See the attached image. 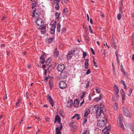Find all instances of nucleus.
<instances>
[{"mask_svg": "<svg viewBox=\"0 0 134 134\" xmlns=\"http://www.w3.org/2000/svg\"><path fill=\"white\" fill-rule=\"evenodd\" d=\"M89 30L90 31V32L91 33V34H93V31L92 30L91 26L90 25H89Z\"/></svg>", "mask_w": 134, "mask_h": 134, "instance_id": "nucleus-41", "label": "nucleus"}, {"mask_svg": "<svg viewBox=\"0 0 134 134\" xmlns=\"http://www.w3.org/2000/svg\"><path fill=\"white\" fill-rule=\"evenodd\" d=\"M40 59L41 63L43 64L44 63V57L43 55H41L40 57Z\"/></svg>", "mask_w": 134, "mask_h": 134, "instance_id": "nucleus-18", "label": "nucleus"}, {"mask_svg": "<svg viewBox=\"0 0 134 134\" xmlns=\"http://www.w3.org/2000/svg\"><path fill=\"white\" fill-rule=\"evenodd\" d=\"M54 39V38L53 37L52 38H49L48 40V41L49 43H51L53 41Z\"/></svg>", "mask_w": 134, "mask_h": 134, "instance_id": "nucleus-31", "label": "nucleus"}, {"mask_svg": "<svg viewBox=\"0 0 134 134\" xmlns=\"http://www.w3.org/2000/svg\"><path fill=\"white\" fill-rule=\"evenodd\" d=\"M88 98L90 100H91V97L90 96V95L89 94L88 96Z\"/></svg>", "mask_w": 134, "mask_h": 134, "instance_id": "nucleus-62", "label": "nucleus"}, {"mask_svg": "<svg viewBox=\"0 0 134 134\" xmlns=\"http://www.w3.org/2000/svg\"><path fill=\"white\" fill-rule=\"evenodd\" d=\"M87 20L88 21H89V16L88 14H87Z\"/></svg>", "mask_w": 134, "mask_h": 134, "instance_id": "nucleus-61", "label": "nucleus"}, {"mask_svg": "<svg viewBox=\"0 0 134 134\" xmlns=\"http://www.w3.org/2000/svg\"><path fill=\"white\" fill-rule=\"evenodd\" d=\"M97 122V125L100 127H102L105 126L106 125V122L104 120H99Z\"/></svg>", "mask_w": 134, "mask_h": 134, "instance_id": "nucleus-3", "label": "nucleus"}, {"mask_svg": "<svg viewBox=\"0 0 134 134\" xmlns=\"http://www.w3.org/2000/svg\"><path fill=\"white\" fill-rule=\"evenodd\" d=\"M121 17V16L120 14H119L117 15V19L118 20H120Z\"/></svg>", "mask_w": 134, "mask_h": 134, "instance_id": "nucleus-35", "label": "nucleus"}, {"mask_svg": "<svg viewBox=\"0 0 134 134\" xmlns=\"http://www.w3.org/2000/svg\"><path fill=\"white\" fill-rule=\"evenodd\" d=\"M91 51H92V53L93 55L94 54V52L93 49L92 48H91Z\"/></svg>", "mask_w": 134, "mask_h": 134, "instance_id": "nucleus-53", "label": "nucleus"}, {"mask_svg": "<svg viewBox=\"0 0 134 134\" xmlns=\"http://www.w3.org/2000/svg\"><path fill=\"white\" fill-rule=\"evenodd\" d=\"M115 53L116 59H117V60H118V59H119V58H118V55L117 51V50L116 51V52H115Z\"/></svg>", "mask_w": 134, "mask_h": 134, "instance_id": "nucleus-44", "label": "nucleus"}, {"mask_svg": "<svg viewBox=\"0 0 134 134\" xmlns=\"http://www.w3.org/2000/svg\"><path fill=\"white\" fill-rule=\"evenodd\" d=\"M118 104L116 102L115 103L113 106V107L114 109L115 110H117L118 108Z\"/></svg>", "mask_w": 134, "mask_h": 134, "instance_id": "nucleus-32", "label": "nucleus"}, {"mask_svg": "<svg viewBox=\"0 0 134 134\" xmlns=\"http://www.w3.org/2000/svg\"><path fill=\"white\" fill-rule=\"evenodd\" d=\"M83 58H84L86 56V53L84 52H83Z\"/></svg>", "mask_w": 134, "mask_h": 134, "instance_id": "nucleus-42", "label": "nucleus"}, {"mask_svg": "<svg viewBox=\"0 0 134 134\" xmlns=\"http://www.w3.org/2000/svg\"><path fill=\"white\" fill-rule=\"evenodd\" d=\"M61 25L60 23H58L57 25V31L58 32L60 31V28Z\"/></svg>", "mask_w": 134, "mask_h": 134, "instance_id": "nucleus-30", "label": "nucleus"}, {"mask_svg": "<svg viewBox=\"0 0 134 134\" xmlns=\"http://www.w3.org/2000/svg\"><path fill=\"white\" fill-rule=\"evenodd\" d=\"M59 125L60 126L59 127H57L56 128V134H61L60 131L63 128L62 125V124H60Z\"/></svg>", "mask_w": 134, "mask_h": 134, "instance_id": "nucleus-7", "label": "nucleus"}, {"mask_svg": "<svg viewBox=\"0 0 134 134\" xmlns=\"http://www.w3.org/2000/svg\"><path fill=\"white\" fill-rule=\"evenodd\" d=\"M59 86L60 89H64L66 87L67 85L65 82L62 81L59 83Z\"/></svg>", "mask_w": 134, "mask_h": 134, "instance_id": "nucleus-6", "label": "nucleus"}, {"mask_svg": "<svg viewBox=\"0 0 134 134\" xmlns=\"http://www.w3.org/2000/svg\"><path fill=\"white\" fill-rule=\"evenodd\" d=\"M47 100L49 101V103L51 105L52 107H53L54 104L53 103L52 98L49 94H47Z\"/></svg>", "mask_w": 134, "mask_h": 134, "instance_id": "nucleus-9", "label": "nucleus"}, {"mask_svg": "<svg viewBox=\"0 0 134 134\" xmlns=\"http://www.w3.org/2000/svg\"><path fill=\"white\" fill-rule=\"evenodd\" d=\"M83 134H89V131L86 130L83 133Z\"/></svg>", "mask_w": 134, "mask_h": 134, "instance_id": "nucleus-45", "label": "nucleus"}, {"mask_svg": "<svg viewBox=\"0 0 134 134\" xmlns=\"http://www.w3.org/2000/svg\"><path fill=\"white\" fill-rule=\"evenodd\" d=\"M91 72L90 69H88L86 72V74H88L90 73H91Z\"/></svg>", "mask_w": 134, "mask_h": 134, "instance_id": "nucleus-51", "label": "nucleus"}, {"mask_svg": "<svg viewBox=\"0 0 134 134\" xmlns=\"http://www.w3.org/2000/svg\"><path fill=\"white\" fill-rule=\"evenodd\" d=\"M58 3L59 2H58V3H54L56 4V5L55 6V9L57 10H58L59 9V5L58 4Z\"/></svg>", "mask_w": 134, "mask_h": 134, "instance_id": "nucleus-33", "label": "nucleus"}, {"mask_svg": "<svg viewBox=\"0 0 134 134\" xmlns=\"http://www.w3.org/2000/svg\"><path fill=\"white\" fill-rule=\"evenodd\" d=\"M130 128L131 131L134 133V126L133 125H131L130 126Z\"/></svg>", "mask_w": 134, "mask_h": 134, "instance_id": "nucleus-36", "label": "nucleus"}, {"mask_svg": "<svg viewBox=\"0 0 134 134\" xmlns=\"http://www.w3.org/2000/svg\"><path fill=\"white\" fill-rule=\"evenodd\" d=\"M121 70L122 72H123V73H124V75H125V71H124V70L123 69H122Z\"/></svg>", "mask_w": 134, "mask_h": 134, "instance_id": "nucleus-63", "label": "nucleus"}, {"mask_svg": "<svg viewBox=\"0 0 134 134\" xmlns=\"http://www.w3.org/2000/svg\"><path fill=\"white\" fill-rule=\"evenodd\" d=\"M73 101L71 99L68 101L66 104V105L67 108H71L72 105Z\"/></svg>", "mask_w": 134, "mask_h": 134, "instance_id": "nucleus-10", "label": "nucleus"}, {"mask_svg": "<svg viewBox=\"0 0 134 134\" xmlns=\"http://www.w3.org/2000/svg\"><path fill=\"white\" fill-rule=\"evenodd\" d=\"M56 23V21H52L51 22V23L50 24L51 25V27H55V28L56 27L55 24Z\"/></svg>", "mask_w": 134, "mask_h": 134, "instance_id": "nucleus-27", "label": "nucleus"}, {"mask_svg": "<svg viewBox=\"0 0 134 134\" xmlns=\"http://www.w3.org/2000/svg\"><path fill=\"white\" fill-rule=\"evenodd\" d=\"M59 0H54L53 2L54 3H58V2H59Z\"/></svg>", "mask_w": 134, "mask_h": 134, "instance_id": "nucleus-57", "label": "nucleus"}, {"mask_svg": "<svg viewBox=\"0 0 134 134\" xmlns=\"http://www.w3.org/2000/svg\"><path fill=\"white\" fill-rule=\"evenodd\" d=\"M7 18L5 16H3V17L2 19V21H4Z\"/></svg>", "mask_w": 134, "mask_h": 134, "instance_id": "nucleus-46", "label": "nucleus"}, {"mask_svg": "<svg viewBox=\"0 0 134 134\" xmlns=\"http://www.w3.org/2000/svg\"><path fill=\"white\" fill-rule=\"evenodd\" d=\"M94 109L95 110L94 112L97 114V116H100L101 114L103 113L102 111L100 110H99V107L98 105H95L94 108Z\"/></svg>", "mask_w": 134, "mask_h": 134, "instance_id": "nucleus-4", "label": "nucleus"}, {"mask_svg": "<svg viewBox=\"0 0 134 134\" xmlns=\"http://www.w3.org/2000/svg\"><path fill=\"white\" fill-rule=\"evenodd\" d=\"M85 93L84 92L83 93L82 95H81L80 97V98L81 99H82L85 96Z\"/></svg>", "mask_w": 134, "mask_h": 134, "instance_id": "nucleus-50", "label": "nucleus"}, {"mask_svg": "<svg viewBox=\"0 0 134 134\" xmlns=\"http://www.w3.org/2000/svg\"><path fill=\"white\" fill-rule=\"evenodd\" d=\"M36 23L37 25L40 26H42L44 24L43 20L40 18L37 19Z\"/></svg>", "mask_w": 134, "mask_h": 134, "instance_id": "nucleus-8", "label": "nucleus"}, {"mask_svg": "<svg viewBox=\"0 0 134 134\" xmlns=\"http://www.w3.org/2000/svg\"><path fill=\"white\" fill-rule=\"evenodd\" d=\"M83 36L85 40L88 41L89 40V38L88 37V35L84 34L83 35Z\"/></svg>", "mask_w": 134, "mask_h": 134, "instance_id": "nucleus-29", "label": "nucleus"}, {"mask_svg": "<svg viewBox=\"0 0 134 134\" xmlns=\"http://www.w3.org/2000/svg\"><path fill=\"white\" fill-rule=\"evenodd\" d=\"M65 28H63L62 29V33H64L65 32Z\"/></svg>", "mask_w": 134, "mask_h": 134, "instance_id": "nucleus-59", "label": "nucleus"}, {"mask_svg": "<svg viewBox=\"0 0 134 134\" xmlns=\"http://www.w3.org/2000/svg\"><path fill=\"white\" fill-rule=\"evenodd\" d=\"M90 110L89 109H86L85 112L84 114V117H87L90 114Z\"/></svg>", "mask_w": 134, "mask_h": 134, "instance_id": "nucleus-16", "label": "nucleus"}, {"mask_svg": "<svg viewBox=\"0 0 134 134\" xmlns=\"http://www.w3.org/2000/svg\"><path fill=\"white\" fill-rule=\"evenodd\" d=\"M60 75L62 78H65L67 77L68 74L65 71H63L61 72Z\"/></svg>", "mask_w": 134, "mask_h": 134, "instance_id": "nucleus-11", "label": "nucleus"}, {"mask_svg": "<svg viewBox=\"0 0 134 134\" xmlns=\"http://www.w3.org/2000/svg\"><path fill=\"white\" fill-rule=\"evenodd\" d=\"M36 5V2L35 1H32V5L35 6Z\"/></svg>", "mask_w": 134, "mask_h": 134, "instance_id": "nucleus-47", "label": "nucleus"}, {"mask_svg": "<svg viewBox=\"0 0 134 134\" xmlns=\"http://www.w3.org/2000/svg\"><path fill=\"white\" fill-rule=\"evenodd\" d=\"M90 84V82L89 81L87 82V83L86 84V87H85L86 88H87L88 86H89Z\"/></svg>", "mask_w": 134, "mask_h": 134, "instance_id": "nucleus-40", "label": "nucleus"}, {"mask_svg": "<svg viewBox=\"0 0 134 134\" xmlns=\"http://www.w3.org/2000/svg\"><path fill=\"white\" fill-rule=\"evenodd\" d=\"M21 102V100L20 99H18V101L16 103L15 106L16 107L18 105H19V104Z\"/></svg>", "mask_w": 134, "mask_h": 134, "instance_id": "nucleus-34", "label": "nucleus"}, {"mask_svg": "<svg viewBox=\"0 0 134 134\" xmlns=\"http://www.w3.org/2000/svg\"><path fill=\"white\" fill-rule=\"evenodd\" d=\"M79 103L77 100H74V106L75 107H78Z\"/></svg>", "mask_w": 134, "mask_h": 134, "instance_id": "nucleus-20", "label": "nucleus"}, {"mask_svg": "<svg viewBox=\"0 0 134 134\" xmlns=\"http://www.w3.org/2000/svg\"><path fill=\"white\" fill-rule=\"evenodd\" d=\"M79 114H75L74 116L72 118V119H73L75 118V117H76V116H79Z\"/></svg>", "mask_w": 134, "mask_h": 134, "instance_id": "nucleus-49", "label": "nucleus"}, {"mask_svg": "<svg viewBox=\"0 0 134 134\" xmlns=\"http://www.w3.org/2000/svg\"><path fill=\"white\" fill-rule=\"evenodd\" d=\"M37 119L38 120V121H41V120H42L40 118H37Z\"/></svg>", "mask_w": 134, "mask_h": 134, "instance_id": "nucleus-64", "label": "nucleus"}, {"mask_svg": "<svg viewBox=\"0 0 134 134\" xmlns=\"http://www.w3.org/2000/svg\"><path fill=\"white\" fill-rule=\"evenodd\" d=\"M113 73L114 76L115 77L116 76V74L115 71H113Z\"/></svg>", "mask_w": 134, "mask_h": 134, "instance_id": "nucleus-56", "label": "nucleus"}, {"mask_svg": "<svg viewBox=\"0 0 134 134\" xmlns=\"http://www.w3.org/2000/svg\"><path fill=\"white\" fill-rule=\"evenodd\" d=\"M129 93L130 94H128V95L129 97H130L131 96V94L132 93V91L131 88H130L129 91Z\"/></svg>", "mask_w": 134, "mask_h": 134, "instance_id": "nucleus-39", "label": "nucleus"}, {"mask_svg": "<svg viewBox=\"0 0 134 134\" xmlns=\"http://www.w3.org/2000/svg\"><path fill=\"white\" fill-rule=\"evenodd\" d=\"M55 28V27H51L50 31L51 34H53L54 33Z\"/></svg>", "mask_w": 134, "mask_h": 134, "instance_id": "nucleus-24", "label": "nucleus"}, {"mask_svg": "<svg viewBox=\"0 0 134 134\" xmlns=\"http://www.w3.org/2000/svg\"><path fill=\"white\" fill-rule=\"evenodd\" d=\"M35 10H33V11H32V17H35Z\"/></svg>", "mask_w": 134, "mask_h": 134, "instance_id": "nucleus-43", "label": "nucleus"}, {"mask_svg": "<svg viewBox=\"0 0 134 134\" xmlns=\"http://www.w3.org/2000/svg\"><path fill=\"white\" fill-rule=\"evenodd\" d=\"M112 45L113 46H115V45H116V42L114 40L113 41V42H112Z\"/></svg>", "mask_w": 134, "mask_h": 134, "instance_id": "nucleus-54", "label": "nucleus"}, {"mask_svg": "<svg viewBox=\"0 0 134 134\" xmlns=\"http://www.w3.org/2000/svg\"><path fill=\"white\" fill-rule=\"evenodd\" d=\"M41 31L42 34L44 33L46 31V26H43L41 28Z\"/></svg>", "mask_w": 134, "mask_h": 134, "instance_id": "nucleus-19", "label": "nucleus"}, {"mask_svg": "<svg viewBox=\"0 0 134 134\" xmlns=\"http://www.w3.org/2000/svg\"><path fill=\"white\" fill-rule=\"evenodd\" d=\"M73 53L70 52H69L67 58L68 59H70L72 57Z\"/></svg>", "mask_w": 134, "mask_h": 134, "instance_id": "nucleus-22", "label": "nucleus"}, {"mask_svg": "<svg viewBox=\"0 0 134 134\" xmlns=\"http://www.w3.org/2000/svg\"><path fill=\"white\" fill-rule=\"evenodd\" d=\"M46 121H48L49 122L50 121V119L48 118H46L45 119Z\"/></svg>", "mask_w": 134, "mask_h": 134, "instance_id": "nucleus-58", "label": "nucleus"}, {"mask_svg": "<svg viewBox=\"0 0 134 134\" xmlns=\"http://www.w3.org/2000/svg\"><path fill=\"white\" fill-rule=\"evenodd\" d=\"M120 82L123 85H125V82L123 80H121L120 81Z\"/></svg>", "mask_w": 134, "mask_h": 134, "instance_id": "nucleus-52", "label": "nucleus"}, {"mask_svg": "<svg viewBox=\"0 0 134 134\" xmlns=\"http://www.w3.org/2000/svg\"><path fill=\"white\" fill-rule=\"evenodd\" d=\"M108 130L106 127H105L104 129L102 130V132L104 133H106V134H109L108 132Z\"/></svg>", "mask_w": 134, "mask_h": 134, "instance_id": "nucleus-26", "label": "nucleus"}, {"mask_svg": "<svg viewBox=\"0 0 134 134\" xmlns=\"http://www.w3.org/2000/svg\"><path fill=\"white\" fill-rule=\"evenodd\" d=\"M51 59L50 58H49L47 60L46 62V64L47 65H48L51 63Z\"/></svg>", "mask_w": 134, "mask_h": 134, "instance_id": "nucleus-28", "label": "nucleus"}, {"mask_svg": "<svg viewBox=\"0 0 134 134\" xmlns=\"http://www.w3.org/2000/svg\"><path fill=\"white\" fill-rule=\"evenodd\" d=\"M122 110L123 113L125 116L128 117H130L131 116L130 113L128 111L126 106H125L123 107Z\"/></svg>", "mask_w": 134, "mask_h": 134, "instance_id": "nucleus-2", "label": "nucleus"}, {"mask_svg": "<svg viewBox=\"0 0 134 134\" xmlns=\"http://www.w3.org/2000/svg\"><path fill=\"white\" fill-rule=\"evenodd\" d=\"M65 65L62 64H59L57 67V69L59 72H62L64 71L65 69Z\"/></svg>", "mask_w": 134, "mask_h": 134, "instance_id": "nucleus-5", "label": "nucleus"}, {"mask_svg": "<svg viewBox=\"0 0 134 134\" xmlns=\"http://www.w3.org/2000/svg\"><path fill=\"white\" fill-rule=\"evenodd\" d=\"M53 56L55 57H57L59 55V52L57 51V49L55 48L54 51L53 53Z\"/></svg>", "mask_w": 134, "mask_h": 134, "instance_id": "nucleus-15", "label": "nucleus"}, {"mask_svg": "<svg viewBox=\"0 0 134 134\" xmlns=\"http://www.w3.org/2000/svg\"><path fill=\"white\" fill-rule=\"evenodd\" d=\"M122 120V115L121 114H120L118 119L117 124L119 127L120 128H122V129L124 130L125 127L122 123L121 120Z\"/></svg>", "mask_w": 134, "mask_h": 134, "instance_id": "nucleus-1", "label": "nucleus"}, {"mask_svg": "<svg viewBox=\"0 0 134 134\" xmlns=\"http://www.w3.org/2000/svg\"><path fill=\"white\" fill-rule=\"evenodd\" d=\"M94 65L96 68H97L98 67V65H97V63L94 60L93 61Z\"/></svg>", "mask_w": 134, "mask_h": 134, "instance_id": "nucleus-38", "label": "nucleus"}, {"mask_svg": "<svg viewBox=\"0 0 134 134\" xmlns=\"http://www.w3.org/2000/svg\"><path fill=\"white\" fill-rule=\"evenodd\" d=\"M55 19L57 20L59 18L60 16V13L58 12H56L55 14Z\"/></svg>", "mask_w": 134, "mask_h": 134, "instance_id": "nucleus-23", "label": "nucleus"}, {"mask_svg": "<svg viewBox=\"0 0 134 134\" xmlns=\"http://www.w3.org/2000/svg\"><path fill=\"white\" fill-rule=\"evenodd\" d=\"M103 97V94H101L99 96V97H96L94 99V100L95 101L97 102L101 99Z\"/></svg>", "mask_w": 134, "mask_h": 134, "instance_id": "nucleus-14", "label": "nucleus"}, {"mask_svg": "<svg viewBox=\"0 0 134 134\" xmlns=\"http://www.w3.org/2000/svg\"><path fill=\"white\" fill-rule=\"evenodd\" d=\"M49 85L50 87V88L51 89L52 88V87H53V84L52 83H49Z\"/></svg>", "mask_w": 134, "mask_h": 134, "instance_id": "nucleus-48", "label": "nucleus"}, {"mask_svg": "<svg viewBox=\"0 0 134 134\" xmlns=\"http://www.w3.org/2000/svg\"><path fill=\"white\" fill-rule=\"evenodd\" d=\"M96 90L97 93H99L101 92L100 89L99 88H97L96 89Z\"/></svg>", "mask_w": 134, "mask_h": 134, "instance_id": "nucleus-37", "label": "nucleus"}, {"mask_svg": "<svg viewBox=\"0 0 134 134\" xmlns=\"http://www.w3.org/2000/svg\"><path fill=\"white\" fill-rule=\"evenodd\" d=\"M87 119H83V123H85L87 121Z\"/></svg>", "mask_w": 134, "mask_h": 134, "instance_id": "nucleus-60", "label": "nucleus"}, {"mask_svg": "<svg viewBox=\"0 0 134 134\" xmlns=\"http://www.w3.org/2000/svg\"><path fill=\"white\" fill-rule=\"evenodd\" d=\"M88 60L87 59L85 60V68L86 69H87L88 66Z\"/></svg>", "mask_w": 134, "mask_h": 134, "instance_id": "nucleus-21", "label": "nucleus"}, {"mask_svg": "<svg viewBox=\"0 0 134 134\" xmlns=\"http://www.w3.org/2000/svg\"><path fill=\"white\" fill-rule=\"evenodd\" d=\"M121 96L122 97V102H123L124 100L125 99V93L124 92L123 90L121 89L120 91Z\"/></svg>", "mask_w": 134, "mask_h": 134, "instance_id": "nucleus-17", "label": "nucleus"}, {"mask_svg": "<svg viewBox=\"0 0 134 134\" xmlns=\"http://www.w3.org/2000/svg\"><path fill=\"white\" fill-rule=\"evenodd\" d=\"M84 99H83V100L81 103L80 104V105L81 106H82V104L84 103Z\"/></svg>", "mask_w": 134, "mask_h": 134, "instance_id": "nucleus-55", "label": "nucleus"}, {"mask_svg": "<svg viewBox=\"0 0 134 134\" xmlns=\"http://www.w3.org/2000/svg\"><path fill=\"white\" fill-rule=\"evenodd\" d=\"M57 121L58 122V124H60V122L61 121V119L60 118V117L58 115H57L55 116L54 122H55Z\"/></svg>", "mask_w": 134, "mask_h": 134, "instance_id": "nucleus-13", "label": "nucleus"}, {"mask_svg": "<svg viewBox=\"0 0 134 134\" xmlns=\"http://www.w3.org/2000/svg\"><path fill=\"white\" fill-rule=\"evenodd\" d=\"M100 110L103 113V110H104V105L102 104V103H101L100 104Z\"/></svg>", "mask_w": 134, "mask_h": 134, "instance_id": "nucleus-25", "label": "nucleus"}, {"mask_svg": "<svg viewBox=\"0 0 134 134\" xmlns=\"http://www.w3.org/2000/svg\"><path fill=\"white\" fill-rule=\"evenodd\" d=\"M114 89L115 91V93L117 95V97H119V96L118 93L119 92V90L118 89V86L116 85H115L114 87Z\"/></svg>", "mask_w": 134, "mask_h": 134, "instance_id": "nucleus-12", "label": "nucleus"}]
</instances>
